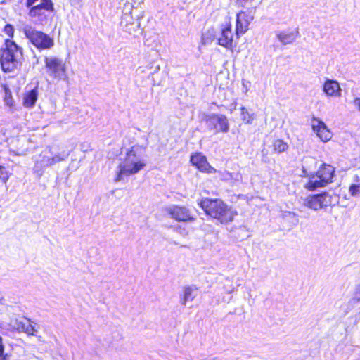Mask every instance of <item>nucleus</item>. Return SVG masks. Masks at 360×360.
<instances>
[{
    "label": "nucleus",
    "instance_id": "30",
    "mask_svg": "<svg viewBox=\"0 0 360 360\" xmlns=\"http://www.w3.org/2000/svg\"><path fill=\"white\" fill-rule=\"evenodd\" d=\"M349 193L353 196H356L360 194V184H353L349 187Z\"/></svg>",
    "mask_w": 360,
    "mask_h": 360
},
{
    "label": "nucleus",
    "instance_id": "1",
    "mask_svg": "<svg viewBox=\"0 0 360 360\" xmlns=\"http://www.w3.org/2000/svg\"><path fill=\"white\" fill-rule=\"evenodd\" d=\"M145 148L135 145L127 153L124 159L118 166V172L115 181L118 182L123 179V176H130L137 174L146 166L143 159Z\"/></svg>",
    "mask_w": 360,
    "mask_h": 360
},
{
    "label": "nucleus",
    "instance_id": "8",
    "mask_svg": "<svg viewBox=\"0 0 360 360\" xmlns=\"http://www.w3.org/2000/svg\"><path fill=\"white\" fill-rule=\"evenodd\" d=\"M133 6L124 4L122 7V15L120 25L127 32L132 34L140 27L139 18H134L133 16Z\"/></svg>",
    "mask_w": 360,
    "mask_h": 360
},
{
    "label": "nucleus",
    "instance_id": "3",
    "mask_svg": "<svg viewBox=\"0 0 360 360\" xmlns=\"http://www.w3.org/2000/svg\"><path fill=\"white\" fill-rule=\"evenodd\" d=\"M200 205L207 215L219 221L221 223H229L233 220L237 212L228 207L219 199H204Z\"/></svg>",
    "mask_w": 360,
    "mask_h": 360
},
{
    "label": "nucleus",
    "instance_id": "15",
    "mask_svg": "<svg viewBox=\"0 0 360 360\" xmlns=\"http://www.w3.org/2000/svg\"><path fill=\"white\" fill-rule=\"evenodd\" d=\"M37 323L32 321L29 319H25L18 323V328L20 331L27 333L28 335L37 336L39 329Z\"/></svg>",
    "mask_w": 360,
    "mask_h": 360
},
{
    "label": "nucleus",
    "instance_id": "12",
    "mask_svg": "<svg viewBox=\"0 0 360 360\" xmlns=\"http://www.w3.org/2000/svg\"><path fill=\"white\" fill-rule=\"evenodd\" d=\"M191 162L200 171L208 174L216 173L217 170L211 167L207 160V158L201 153H197L191 157Z\"/></svg>",
    "mask_w": 360,
    "mask_h": 360
},
{
    "label": "nucleus",
    "instance_id": "7",
    "mask_svg": "<svg viewBox=\"0 0 360 360\" xmlns=\"http://www.w3.org/2000/svg\"><path fill=\"white\" fill-rule=\"evenodd\" d=\"M45 69L47 75L54 81L68 79L65 63L56 56H46L44 58Z\"/></svg>",
    "mask_w": 360,
    "mask_h": 360
},
{
    "label": "nucleus",
    "instance_id": "10",
    "mask_svg": "<svg viewBox=\"0 0 360 360\" xmlns=\"http://www.w3.org/2000/svg\"><path fill=\"white\" fill-rule=\"evenodd\" d=\"M167 213L178 221H191L195 219L191 212L185 206L171 205L166 207Z\"/></svg>",
    "mask_w": 360,
    "mask_h": 360
},
{
    "label": "nucleus",
    "instance_id": "25",
    "mask_svg": "<svg viewBox=\"0 0 360 360\" xmlns=\"http://www.w3.org/2000/svg\"><path fill=\"white\" fill-rule=\"evenodd\" d=\"M13 360H42L38 356H36L34 354L25 352L22 354L19 355L18 357Z\"/></svg>",
    "mask_w": 360,
    "mask_h": 360
},
{
    "label": "nucleus",
    "instance_id": "23",
    "mask_svg": "<svg viewBox=\"0 0 360 360\" xmlns=\"http://www.w3.org/2000/svg\"><path fill=\"white\" fill-rule=\"evenodd\" d=\"M43 10L45 8L41 4L32 6L29 11V15L32 18L39 17L44 14Z\"/></svg>",
    "mask_w": 360,
    "mask_h": 360
},
{
    "label": "nucleus",
    "instance_id": "11",
    "mask_svg": "<svg viewBox=\"0 0 360 360\" xmlns=\"http://www.w3.org/2000/svg\"><path fill=\"white\" fill-rule=\"evenodd\" d=\"M311 127L316 136L323 142H327L332 138V133L326 124L319 118L313 117Z\"/></svg>",
    "mask_w": 360,
    "mask_h": 360
},
{
    "label": "nucleus",
    "instance_id": "16",
    "mask_svg": "<svg viewBox=\"0 0 360 360\" xmlns=\"http://www.w3.org/2000/svg\"><path fill=\"white\" fill-rule=\"evenodd\" d=\"M323 90L328 96H340L341 89L337 81L326 79L324 82Z\"/></svg>",
    "mask_w": 360,
    "mask_h": 360
},
{
    "label": "nucleus",
    "instance_id": "9",
    "mask_svg": "<svg viewBox=\"0 0 360 360\" xmlns=\"http://www.w3.org/2000/svg\"><path fill=\"white\" fill-rule=\"evenodd\" d=\"M209 129H214L216 133H227L229 130L228 119L225 115L212 114L205 119Z\"/></svg>",
    "mask_w": 360,
    "mask_h": 360
},
{
    "label": "nucleus",
    "instance_id": "24",
    "mask_svg": "<svg viewBox=\"0 0 360 360\" xmlns=\"http://www.w3.org/2000/svg\"><path fill=\"white\" fill-rule=\"evenodd\" d=\"M5 95L4 98V103L7 106L11 108L13 106L14 100L13 98L11 91L8 88H5Z\"/></svg>",
    "mask_w": 360,
    "mask_h": 360
},
{
    "label": "nucleus",
    "instance_id": "5",
    "mask_svg": "<svg viewBox=\"0 0 360 360\" xmlns=\"http://www.w3.org/2000/svg\"><path fill=\"white\" fill-rule=\"evenodd\" d=\"M338 196L334 193L323 192L307 196L303 200V205L312 210L318 211L335 205L338 203Z\"/></svg>",
    "mask_w": 360,
    "mask_h": 360
},
{
    "label": "nucleus",
    "instance_id": "14",
    "mask_svg": "<svg viewBox=\"0 0 360 360\" xmlns=\"http://www.w3.org/2000/svg\"><path fill=\"white\" fill-rule=\"evenodd\" d=\"M233 34L232 32L231 26V25H226L221 29L218 36V44L227 49H231L233 48Z\"/></svg>",
    "mask_w": 360,
    "mask_h": 360
},
{
    "label": "nucleus",
    "instance_id": "21",
    "mask_svg": "<svg viewBox=\"0 0 360 360\" xmlns=\"http://www.w3.org/2000/svg\"><path fill=\"white\" fill-rule=\"evenodd\" d=\"M298 35V31L286 32H280L276 34V37L278 41L283 45H287L293 43Z\"/></svg>",
    "mask_w": 360,
    "mask_h": 360
},
{
    "label": "nucleus",
    "instance_id": "18",
    "mask_svg": "<svg viewBox=\"0 0 360 360\" xmlns=\"http://www.w3.org/2000/svg\"><path fill=\"white\" fill-rule=\"evenodd\" d=\"M53 159L46 155L41 154L39 158L36 160L33 170L34 173H37L39 176L41 175L42 169L46 167L53 165Z\"/></svg>",
    "mask_w": 360,
    "mask_h": 360
},
{
    "label": "nucleus",
    "instance_id": "33",
    "mask_svg": "<svg viewBox=\"0 0 360 360\" xmlns=\"http://www.w3.org/2000/svg\"><path fill=\"white\" fill-rule=\"evenodd\" d=\"M7 355L4 354V345L2 343V338L0 337V360H6Z\"/></svg>",
    "mask_w": 360,
    "mask_h": 360
},
{
    "label": "nucleus",
    "instance_id": "37",
    "mask_svg": "<svg viewBox=\"0 0 360 360\" xmlns=\"http://www.w3.org/2000/svg\"><path fill=\"white\" fill-rule=\"evenodd\" d=\"M2 41V35L0 34V43Z\"/></svg>",
    "mask_w": 360,
    "mask_h": 360
},
{
    "label": "nucleus",
    "instance_id": "28",
    "mask_svg": "<svg viewBox=\"0 0 360 360\" xmlns=\"http://www.w3.org/2000/svg\"><path fill=\"white\" fill-rule=\"evenodd\" d=\"M120 1L124 2V4H129L133 6V8L136 9L138 6L141 4L144 0H120Z\"/></svg>",
    "mask_w": 360,
    "mask_h": 360
},
{
    "label": "nucleus",
    "instance_id": "22",
    "mask_svg": "<svg viewBox=\"0 0 360 360\" xmlns=\"http://www.w3.org/2000/svg\"><path fill=\"white\" fill-rule=\"evenodd\" d=\"M288 147V144L281 139H276L273 143L274 150L278 153L286 151Z\"/></svg>",
    "mask_w": 360,
    "mask_h": 360
},
{
    "label": "nucleus",
    "instance_id": "2",
    "mask_svg": "<svg viewBox=\"0 0 360 360\" xmlns=\"http://www.w3.org/2000/svg\"><path fill=\"white\" fill-rule=\"evenodd\" d=\"M0 63L5 72H13L20 69L24 61L23 49L10 39L4 40L1 48Z\"/></svg>",
    "mask_w": 360,
    "mask_h": 360
},
{
    "label": "nucleus",
    "instance_id": "27",
    "mask_svg": "<svg viewBox=\"0 0 360 360\" xmlns=\"http://www.w3.org/2000/svg\"><path fill=\"white\" fill-rule=\"evenodd\" d=\"M10 174L3 166H0V181L6 184L9 179Z\"/></svg>",
    "mask_w": 360,
    "mask_h": 360
},
{
    "label": "nucleus",
    "instance_id": "17",
    "mask_svg": "<svg viewBox=\"0 0 360 360\" xmlns=\"http://www.w3.org/2000/svg\"><path fill=\"white\" fill-rule=\"evenodd\" d=\"M197 296V288L195 285L184 286L180 295V302L186 306L187 302H192Z\"/></svg>",
    "mask_w": 360,
    "mask_h": 360
},
{
    "label": "nucleus",
    "instance_id": "34",
    "mask_svg": "<svg viewBox=\"0 0 360 360\" xmlns=\"http://www.w3.org/2000/svg\"><path fill=\"white\" fill-rule=\"evenodd\" d=\"M354 105L357 108V109L360 111V98H356L353 101Z\"/></svg>",
    "mask_w": 360,
    "mask_h": 360
},
{
    "label": "nucleus",
    "instance_id": "6",
    "mask_svg": "<svg viewBox=\"0 0 360 360\" xmlns=\"http://www.w3.org/2000/svg\"><path fill=\"white\" fill-rule=\"evenodd\" d=\"M22 30L29 41L39 50L50 49L54 46L52 37L30 25L25 26Z\"/></svg>",
    "mask_w": 360,
    "mask_h": 360
},
{
    "label": "nucleus",
    "instance_id": "36",
    "mask_svg": "<svg viewBox=\"0 0 360 360\" xmlns=\"http://www.w3.org/2000/svg\"><path fill=\"white\" fill-rule=\"evenodd\" d=\"M288 215H290H290L295 216V214L292 213V212H288Z\"/></svg>",
    "mask_w": 360,
    "mask_h": 360
},
{
    "label": "nucleus",
    "instance_id": "19",
    "mask_svg": "<svg viewBox=\"0 0 360 360\" xmlns=\"http://www.w3.org/2000/svg\"><path fill=\"white\" fill-rule=\"evenodd\" d=\"M221 180L230 183L241 182L243 176L240 172H229L228 171H217Z\"/></svg>",
    "mask_w": 360,
    "mask_h": 360
},
{
    "label": "nucleus",
    "instance_id": "4",
    "mask_svg": "<svg viewBox=\"0 0 360 360\" xmlns=\"http://www.w3.org/2000/svg\"><path fill=\"white\" fill-rule=\"evenodd\" d=\"M335 168L327 164H323L315 174H311L304 188L309 191H314L324 187L333 181Z\"/></svg>",
    "mask_w": 360,
    "mask_h": 360
},
{
    "label": "nucleus",
    "instance_id": "38",
    "mask_svg": "<svg viewBox=\"0 0 360 360\" xmlns=\"http://www.w3.org/2000/svg\"><path fill=\"white\" fill-rule=\"evenodd\" d=\"M3 299V297L0 295V300Z\"/></svg>",
    "mask_w": 360,
    "mask_h": 360
},
{
    "label": "nucleus",
    "instance_id": "13",
    "mask_svg": "<svg viewBox=\"0 0 360 360\" xmlns=\"http://www.w3.org/2000/svg\"><path fill=\"white\" fill-rule=\"evenodd\" d=\"M252 20L253 16L246 12H240L238 13L236 28V34H245L248 31V27Z\"/></svg>",
    "mask_w": 360,
    "mask_h": 360
},
{
    "label": "nucleus",
    "instance_id": "31",
    "mask_svg": "<svg viewBox=\"0 0 360 360\" xmlns=\"http://www.w3.org/2000/svg\"><path fill=\"white\" fill-rule=\"evenodd\" d=\"M40 4L44 6L46 11H52L53 10V3L51 0H41Z\"/></svg>",
    "mask_w": 360,
    "mask_h": 360
},
{
    "label": "nucleus",
    "instance_id": "26",
    "mask_svg": "<svg viewBox=\"0 0 360 360\" xmlns=\"http://www.w3.org/2000/svg\"><path fill=\"white\" fill-rule=\"evenodd\" d=\"M240 110L242 120L246 122L247 123H251L253 120V115L252 114H250L245 107H242Z\"/></svg>",
    "mask_w": 360,
    "mask_h": 360
},
{
    "label": "nucleus",
    "instance_id": "20",
    "mask_svg": "<svg viewBox=\"0 0 360 360\" xmlns=\"http://www.w3.org/2000/svg\"><path fill=\"white\" fill-rule=\"evenodd\" d=\"M38 98L37 88L26 91L22 98V104L27 108H33Z\"/></svg>",
    "mask_w": 360,
    "mask_h": 360
},
{
    "label": "nucleus",
    "instance_id": "32",
    "mask_svg": "<svg viewBox=\"0 0 360 360\" xmlns=\"http://www.w3.org/2000/svg\"><path fill=\"white\" fill-rule=\"evenodd\" d=\"M68 157L67 154H58L55 156L51 157V159H53V165L56 164V162H59L60 161L65 160Z\"/></svg>",
    "mask_w": 360,
    "mask_h": 360
},
{
    "label": "nucleus",
    "instance_id": "35",
    "mask_svg": "<svg viewBox=\"0 0 360 360\" xmlns=\"http://www.w3.org/2000/svg\"><path fill=\"white\" fill-rule=\"evenodd\" d=\"M38 0H27L26 1V6L32 7Z\"/></svg>",
    "mask_w": 360,
    "mask_h": 360
},
{
    "label": "nucleus",
    "instance_id": "29",
    "mask_svg": "<svg viewBox=\"0 0 360 360\" xmlns=\"http://www.w3.org/2000/svg\"><path fill=\"white\" fill-rule=\"evenodd\" d=\"M3 32L9 37L12 38L14 34V28L13 25L7 24L5 25Z\"/></svg>",
    "mask_w": 360,
    "mask_h": 360
}]
</instances>
